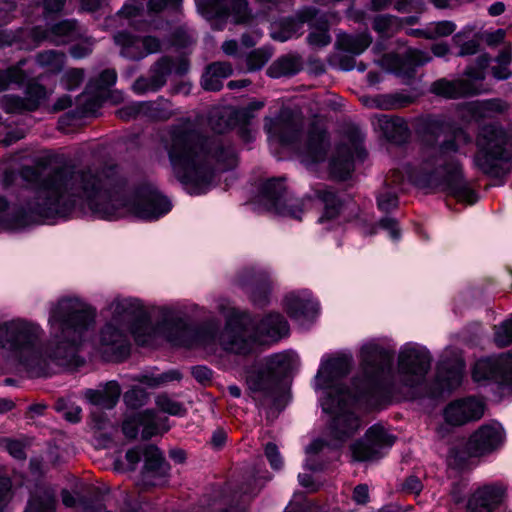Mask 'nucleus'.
Segmentation results:
<instances>
[{
  "label": "nucleus",
  "instance_id": "nucleus-1",
  "mask_svg": "<svg viewBox=\"0 0 512 512\" xmlns=\"http://www.w3.org/2000/svg\"><path fill=\"white\" fill-rule=\"evenodd\" d=\"M20 176L29 185L22 190L23 200L19 202L22 216L65 215L85 203L93 213L107 220L126 216L154 220L171 209L170 201L156 190L126 194L123 181L112 166L64 165L45 175L25 166Z\"/></svg>",
  "mask_w": 512,
  "mask_h": 512
},
{
  "label": "nucleus",
  "instance_id": "nucleus-2",
  "mask_svg": "<svg viewBox=\"0 0 512 512\" xmlns=\"http://www.w3.org/2000/svg\"><path fill=\"white\" fill-rule=\"evenodd\" d=\"M95 313L76 298L61 299L51 309L49 325L52 340L45 350L36 347L43 331L24 319L0 323V347L15 353L33 376L47 374L48 364L79 366V346L93 326Z\"/></svg>",
  "mask_w": 512,
  "mask_h": 512
},
{
  "label": "nucleus",
  "instance_id": "nucleus-3",
  "mask_svg": "<svg viewBox=\"0 0 512 512\" xmlns=\"http://www.w3.org/2000/svg\"><path fill=\"white\" fill-rule=\"evenodd\" d=\"M175 177L185 186L201 193L216 172L238 164L235 148L221 136H206L186 117L166 127L160 137Z\"/></svg>",
  "mask_w": 512,
  "mask_h": 512
},
{
  "label": "nucleus",
  "instance_id": "nucleus-4",
  "mask_svg": "<svg viewBox=\"0 0 512 512\" xmlns=\"http://www.w3.org/2000/svg\"><path fill=\"white\" fill-rule=\"evenodd\" d=\"M471 136L461 127L446 121H434L423 139L419 170L413 176L417 185L444 191L458 201L474 204L476 194L465 179L457 155H466L464 147L471 144Z\"/></svg>",
  "mask_w": 512,
  "mask_h": 512
},
{
  "label": "nucleus",
  "instance_id": "nucleus-5",
  "mask_svg": "<svg viewBox=\"0 0 512 512\" xmlns=\"http://www.w3.org/2000/svg\"><path fill=\"white\" fill-rule=\"evenodd\" d=\"M113 312L127 322L137 320L133 325L125 324L121 328L113 324L106 325L100 335V342L105 347V353L113 355L125 354L128 352L126 331H130L137 343L141 345L149 344L157 335H161L168 341L181 345L185 343L190 329L184 318L172 310L165 311L162 322L153 327L146 318L140 317L141 308L136 300L123 299L113 303Z\"/></svg>",
  "mask_w": 512,
  "mask_h": 512
},
{
  "label": "nucleus",
  "instance_id": "nucleus-6",
  "mask_svg": "<svg viewBox=\"0 0 512 512\" xmlns=\"http://www.w3.org/2000/svg\"><path fill=\"white\" fill-rule=\"evenodd\" d=\"M289 332L284 317L278 313L265 316L257 326L251 324L247 314L231 318L220 335V343L227 351L246 354L251 351L253 343L277 341Z\"/></svg>",
  "mask_w": 512,
  "mask_h": 512
},
{
  "label": "nucleus",
  "instance_id": "nucleus-7",
  "mask_svg": "<svg viewBox=\"0 0 512 512\" xmlns=\"http://www.w3.org/2000/svg\"><path fill=\"white\" fill-rule=\"evenodd\" d=\"M479 152L475 166L483 173L495 177L508 173L512 167V137L498 125L484 126L477 138Z\"/></svg>",
  "mask_w": 512,
  "mask_h": 512
},
{
  "label": "nucleus",
  "instance_id": "nucleus-8",
  "mask_svg": "<svg viewBox=\"0 0 512 512\" xmlns=\"http://www.w3.org/2000/svg\"><path fill=\"white\" fill-rule=\"evenodd\" d=\"M352 396L348 391L337 388L328 392L322 401L325 412L333 414L331 435L340 443L352 437L360 428V420L351 411Z\"/></svg>",
  "mask_w": 512,
  "mask_h": 512
},
{
  "label": "nucleus",
  "instance_id": "nucleus-9",
  "mask_svg": "<svg viewBox=\"0 0 512 512\" xmlns=\"http://www.w3.org/2000/svg\"><path fill=\"white\" fill-rule=\"evenodd\" d=\"M262 201L269 211L282 216L301 219L300 215L312 207V196L302 200L291 197L283 183V179H270L262 189Z\"/></svg>",
  "mask_w": 512,
  "mask_h": 512
},
{
  "label": "nucleus",
  "instance_id": "nucleus-10",
  "mask_svg": "<svg viewBox=\"0 0 512 512\" xmlns=\"http://www.w3.org/2000/svg\"><path fill=\"white\" fill-rule=\"evenodd\" d=\"M285 355L276 354L269 360L267 370H251L247 373L246 383L252 398L260 405L274 402L279 390V381L272 370L284 365Z\"/></svg>",
  "mask_w": 512,
  "mask_h": 512
},
{
  "label": "nucleus",
  "instance_id": "nucleus-11",
  "mask_svg": "<svg viewBox=\"0 0 512 512\" xmlns=\"http://www.w3.org/2000/svg\"><path fill=\"white\" fill-rule=\"evenodd\" d=\"M431 356L423 348L406 346L398 356V373L407 386L420 383L430 369Z\"/></svg>",
  "mask_w": 512,
  "mask_h": 512
},
{
  "label": "nucleus",
  "instance_id": "nucleus-12",
  "mask_svg": "<svg viewBox=\"0 0 512 512\" xmlns=\"http://www.w3.org/2000/svg\"><path fill=\"white\" fill-rule=\"evenodd\" d=\"M394 443V437L379 425L370 427L362 440L350 447L352 457L356 461H371L382 456V450Z\"/></svg>",
  "mask_w": 512,
  "mask_h": 512
},
{
  "label": "nucleus",
  "instance_id": "nucleus-13",
  "mask_svg": "<svg viewBox=\"0 0 512 512\" xmlns=\"http://www.w3.org/2000/svg\"><path fill=\"white\" fill-rule=\"evenodd\" d=\"M196 3L208 19L223 21L231 14L235 23H244L251 18L247 0H196Z\"/></svg>",
  "mask_w": 512,
  "mask_h": 512
},
{
  "label": "nucleus",
  "instance_id": "nucleus-14",
  "mask_svg": "<svg viewBox=\"0 0 512 512\" xmlns=\"http://www.w3.org/2000/svg\"><path fill=\"white\" fill-rule=\"evenodd\" d=\"M472 375L476 382L493 380L499 385L512 389V355L478 360L474 365Z\"/></svg>",
  "mask_w": 512,
  "mask_h": 512
},
{
  "label": "nucleus",
  "instance_id": "nucleus-15",
  "mask_svg": "<svg viewBox=\"0 0 512 512\" xmlns=\"http://www.w3.org/2000/svg\"><path fill=\"white\" fill-rule=\"evenodd\" d=\"M431 60L429 53L408 48L402 55L389 53L382 57L380 65L405 79L413 77L416 67Z\"/></svg>",
  "mask_w": 512,
  "mask_h": 512
},
{
  "label": "nucleus",
  "instance_id": "nucleus-16",
  "mask_svg": "<svg viewBox=\"0 0 512 512\" xmlns=\"http://www.w3.org/2000/svg\"><path fill=\"white\" fill-rule=\"evenodd\" d=\"M329 141L325 127L319 122L312 124L307 141L299 148L298 154L301 161L311 167L326 159Z\"/></svg>",
  "mask_w": 512,
  "mask_h": 512
},
{
  "label": "nucleus",
  "instance_id": "nucleus-17",
  "mask_svg": "<svg viewBox=\"0 0 512 512\" xmlns=\"http://www.w3.org/2000/svg\"><path fill=\"white\" fill-rule=\"evenodd\" d=\"M504 440V431L499 423L482 425L467 442L471 456H481L497 449Z\"/></svg>",
  "mask_w": 512,
  "mask_h": 512
},
{
  "label": "nucleus",
  "instance_id": "nucleus-18",
  "mask_svg": "<svg viewBox=\"0 0 512 512\" xmlns=\"http://www.w3.org/2000/svg\"><path fill=\"white\" fill-rule=\"evenodd\" d=\"M82 36L83 31L75 20L60 21L50 29L35 27L31 30V37L36 43L49 41L61 45L80 39Z\"/></svg>",
  "mask_w": 512,
  "mask_h": 512
},
{
  "label": "nucleus",
  "instance_id": "nucleus-19",
  "mask_svg": "<svg viewBox=\"0 0 512 512\" xmlns=\"http://www.w3.org/2000/svg\"><path fill=\"white\" fill-rule=\"evenodd\" d=\"M483 414L484 403L474 397L454 401L444 410L445 420L455 426L478 420Z\"/></svg>",
  "mask_w": 512,
  "mask_h": 512
},
{
  "label": "nucleus",
  "instance_id": "nucleus-20",
  "mask_svg": "<svg viewBox=\"0 0 512 512\" xmlns=\"http://www.w3.org/2000/svg\"><path fill=\"white\" fill-rule=\"evenodd\" d=\"M430 91L446 99H457L481 93L480 87L467 78L457 80L438 79L431 84Z\"/></svg>",
  "mask_w": 512,
  "mask_h": 512
},
{
  "label": "nucleus",
  "instance_id": "nucleus-21",
  "mask_svg": "<svg viewBox=\"0 0 512 512\" xmlns=\"http://www.w3.org/2000/svg\"><path fill=\"white\" fill-rule=\"evenodd\" d=\"M361 359L365 372L377 377L390 367L392 354L376 343H367L361 349Z\"/></svg>",
  "mask_w": 512,
  "mask_h": 512
},
{
  "label": "nucleus",
  "instance_id": "nucleus-22",
  "mask_svg": "<svg viewBox=\"0 0 512 512\" xmlns=\"http://www.w3.org/2000/svg\"><path fill=\"white\" fill-rule=\"evenodd\" d=\"M143 455L145 458L144 479L152 485L163 484L169 465L161 451L154 445H148L143 449Z\"/></svg>",
  "mask_w": 512,
  "mask_h": 512
},
{
  "label": "nucleus",
  "instance_id": "nucleus-23",
  "mask_svg": "<svg viewBox=\"0 0 512 512\" xmlns=\"http://www.w3.org/2000/svg\"><path fill=\"white\" fill-rule=\"evenodd\" d=\"M504 493V489L498 485L478 489L468 501V512H491L501 503Z\"/></svg>",
  "mask_w": 512,
  "mask_h": 512
},
{
  "label": "nucleus",
  "instance_id": "nucleus-24",
  "mask_svg": "<svg viewBox=\"0 0 512 512\" xmlns=\"http://www.w3.org/2000/svg\"><path fill=\"white\" fill-rule=\"evenodd\" d=\"M507 104L501 99L472 101L462 106L463 117L468 120L480 121L493 118L507 110Z\"/></svg>",
  "mask_w": 512,
  "mask_h": 512
},
{
  "label": "nucleus",
  "instance_id": "nucleus-25",
  "mask_svg": "<svg viewBox=\"0 0 512 512\" xmlns=\"http://www.w3.org/2000/svg\"><path fill=\"white\" fill-rule=\"evenodd\" d=\"M300 124L291 116L287 110L281 111L275 119H270L265 129L267 132L279 139L280 142L288 144L292 142L300 131Z\"/></svg>",
  "mask_w": 512,
  "mask_h": 512
},
{
  "label": "nucleus",
  "instance_id": "nucleus-26",
  "mask_svg": "<svg viewBox=\"0 0 512 512\" xmlns=\"http://www.w3.org/2000/svg\"><path fill=\"white\" fill-rule=\"evenodd\" d=\"M120 395L121 388L117 381H109L102 389H87L84 393L89 403L106 409H112L117 404Z\"/></svg>",
  "mask_w": 512,
  "mask_h": 512
},
{
  "label": "nucleus",
  "instance_id": "nucleus-27",
  "mask_svg": "<svg viewBox=\"0 0 512 512\" xmlns=\"http://www.w3.org/2000/svg\"><path fill=\"white\" fill-rule=\"evenodd\" d=\"M353 169L351 149L346 144L338 146L329 163L331 177L344 180L351 175Z\"/></svg>",
  "mask_w": 512,
  "mask_h": 512
},
{
  "label": "nucleus",
  "instance_id": "nucleus-28",
  "mask_svg": "<svg viewBox=\"0 0 512 512\" xmlns=\"http://www.w3.org/2000/svg\"><path fill=\"white\" fill-rule=\"evenodd\" d=\"M285 308L289 316L297 320L313 318L318 311L316 302L295 293L286 296Z\"/></svg>",
  "mask_w": 512,
  "mask_h": 512
},
{
  "label": "nucleus",
  "instance_id": "nucleus-29",
  "mask_svg": "<svg viewBox=\"0 0 512 512\" xmlns=\"http://www.w3.org/2000/svg\"><path fill=\"white\" fill-rule=\"evenodd\" d=\"M233 73L232 65L229 62L217 61L209 64L202 76V86L208 91H219L222 87V80Z\"/></svg>",
  "mask_w": 512,
  "mask_h": 512
},
{
  "label": "nucleus",
  "instance_id": "nucleus-30",
  "mask_svg": "<svg viewBox=\"0 0 512 512\" xmlns=\"http://www.w3.org/2000/svg\"><path fill=\"white\" fill-rule=\"evenodd\" d=\"M313 196L324 205V212L318 219L319 223L333 220L339 215L342 204L333 189L325 185H318L313 190Z\"/></svg>",
  "mask_w": 512,
  "mask_h": 512
},
{
  "label": "nucleus",
  "instance_id": "nucleus-31",
  "mask_svg": "<svg viewBox=\"0 0 512 512\" xmlns=\"http://www.w3.org/2000/svg\"><path fill=\"white\" fill-rule=\"evenodd\" d=\"M188 64L182 59L177 68H175V72L178 74H183L187 71ZM174 71V63L171 58L164 56L161 57L151 68H150V76L154 80V87L161 88L166 84L167 76L170 75Z\"/></svg>",
  "mask_w": 512,
  "mask_h": 512
},
{
  "label": "nucleus",
  "instance_id": "nucleus-32",
  "mask_svg": "<svg viewBox=\"0 0 512 512\" xmlns=\"http://www.w3.org/2000/svg\"><path fill=\"white\" fill-rule=\"evenodd\" d=\"M378 122L380 130L389 141L402 143L409 136L407 123L400 117L382 116Z\"/></svg>",
  "mask_w": 512,
  "mask_h": 512
},
{
  "label": "nucleus",
  "instance_id": "nucleus-33",
  "mask_svg": "<svg viewBox=\"0 0 512 512\" xmlns=\"http://www.w3.org/2000/svg\"><path fill=\"white\" fill-rule=\"evenodd\" d=\"M349 363L343 358H334L323 363L318 370L316 379L322 387H327L336 378L348 373Z\"/></svg>",
  "mask_w": 512,
  "mask_h": 512
},
{
  "label": "nucleus",
  "instance_id": "nucleus-34",
  "mask_svg": "<svg viewBox=\"0 0 512 512\" xmlns=\"http://www.w3.org/2000/svg\"><path fill=\"white\" fill-rule=\"evenodd\" d=\"M56 498L53 490L38 487L31 495L24 512H55Z\"/></svg>",
  "mask_w": 512,
  "mask_h": 512
},
{
  "label": "nucleus",
  "instance_id": "nucleus-35",
  "mask_svg": "<svg viewBox=\"0 0 512 512\" xmlns=\"http://www.w3.org/2000/svg\"><path fill=\"white\" fill-rule=\"evenodd\" d=\"M114 40L121 47V54L132 60H140L146 57L143 52L142 38L135 37L128 32H118Z\"/></svg>",
  "mask_w": 512,
  "mask_h": 512
},
{
  "label": "nucleus",
  "instance_id": "nucleus-36",
  "mask_svg": "<svg viewBox=\"0 0 512 512\" xmlns=\"http://www.w3.org/2000/svg\"><path fill=\"white\" fill-rule=\"evenodd\" d=\"M463 372L464 362L459 358H455L451 365L445 361H442L439 365V376L449 389H454L461 384Z\"/></svg>",
  "mask_w": 512,
  "mask_h": 512
},
{
  "label": "nucleus",
  "instance_id": "nucleus-37",
  "mask_svg": "<svg viewBox=\"0 0 512 512\" xmlns=\"http://www.w3.org/2000/svg\"><path fill=\"white\" fill-rule=\"evenodd\" d=\"M301 69V59L298 56L286 55L276 60L269 68L268 74L272 78L294 75Z\"/></svg>",
  "mask_w": 512,
  "mask_h": 512
},
{
  "label": "nucleus",
  "instance_id": "nucleus-38",
  "mask_svg": "<svg viewBox=\"0 0 512 512\" xmlns=\"http://www.w3.org/2000/svg\"><path fill=\"white\" fill-rule=\"evenodd\" d=\"M26 62V59H22L15 65L0 70V92L7 90L13 84L20 86L24 83L28 76L23 70V66Z\"/></svg>",
  "mask_w": 512,
  "mask_h": 512
},
{
  "label": "nucleus",
  "instance_id": "nucleus-39",
  "mask_svg": "<svg viewBox=\"0 0 512 512\" xmlns=\"http://www.w3.org/2000/svg\"><path fill=\"white\" fill-rule=\"evenodd\" d=\"M142 113L143 116L157 121L168 120L175 114L172 104L163 99L154 102H142Z\"/></svg>",
  "mask_w": 512,
  "mask_h": 512
},
{
  "label": "nucleus",
  "instance_id": "nucleus-40",
  "mask_svg": "<svg viewBox=\"0 0 512 512\" xmlns=\"http://www.w3.org/2000/svg\"><path fill=\"white\" fill-rule=\"evenodd\" d=\"M66 56L63 52L47 50L36 55L37 64L49 73H59L65 65Z\"/></svg>",
  "mask_w": 512,
  "mask_h": 512
},
{
  "label": "nucleus",
  "instance_id": "nucleus-41",
  "mask_svg": "<svg viewBox=\"0 0 512 512\" xmlns=\"http://www.w3.org/2000/svg\"><path fill=\"white\" fill-rule=\"evenodd\" d=\"M371 37L367 33H361L358 35H343L339 38V46L350 53L361 54L371 44Z\"/></svg>",
  "mask_w": 512,
  "mask_h": 512
},
{
  "label": "nucleus",
  "instance_id": "nucleus-42",
  "mask_svg": "<svg viewBox=\"0 0 512 512\" xmlns=\"http://www.w3.org/2000/svg\"><path fill=\"white\" fill-rule=\"evenodd\" d=\"M300 28V24L291 18L282 19L272 24L271 37L274 40L285 42L295 36Z\"/></svg>",
  "mask_w": 512,
  "mask_h": 512
},
{
  "label": "nucleus",
  "instance_id": "nucleus-43",
  "mask_svg": "<svg viewBox=\"0 0 512 512\" xmlns=\"http://www.w3.org/2000/svg\"><path fill=\"white\" fill-rule=\"evenodd\" d=\"M0 107L10 114H18L24 111H34L35 103H27L25 98L15 95H4L0 99Z\"/></svg>",
  "mask_w": 512,
  "mask_h": 512
},
{
  "label": "nucleus",
  "instance_id": "nucleus-44",
  "mask_svg": "<svg viewBox=\"0 0 512 512\" xmlns=\"http://www.w3.org/2000/svg\"><path fill=\"white\" fill-rule=\"evenodd\" d=\"M136 420L142 427V438L147 440L158 433L157 415L153 410L136 413Z\"/></svg>",
  "mask_w": 512,
  "mask_h": 512
},
{
  "label": "nucleus",
  "instance_id": "nucleus-45",
  "mask_svg": "<svg viewBox=\"0 0 512 512\" xmlns=\"http://www.w3.org/2000/svg\"><path fill=\"white\" fill-rule=\"evenodd\" d=\"M181 378V374L178 371L172 370L169 372H165L158 375H150V374H142L139 376H136L134 378L135 381H138L142 384L147 385L151 388L159 387L165 383L179 380Z\"/></svg>",
  "mask_w": 512,
  "mask_h": 512
},
{
  "label": "nucleus",
  "instance_id": "nucleus-46",
  "mask_svg": "<svg viewBox=\"0 0 512 512\" xmlns=\"http://www.w3.org/2000/svg\"><path fill=\"white\" fill-rule=\"evenodd\" d=\"M490 61L491 59L488 54H482L477 58L476 65L468 67L465 71L467 79L477 84L481 92L483 91L482 82L485 79V69L490 64Z\"/></svg>",
  "mask_w": 512,
  "mask_h": 512
},
{
  "label": "nucleus",
  "instance_id": "nucleus-47",
  "mask_svg": "<svg viewBox=\"0 0 512 512\" xmlns=\"http://www.w3.org/2000/svg\"><path fill=\"white\" fill-rule=\"evenodd\" d=\"M399 28L398 19L391 15H378L374 18L373 29L382 37L393 35Z\"/></svg>",
  "mask_w": 512,
  "mask_h": 512
},
{
  "label": "nucleus",
  "instance_id": "nucleus-48",
  "mask_svg": "<svg viewBox=\"0 0 512 512\" xmlns=\"http://www.w3.org/2000/svg\"><path fill=\"white\" fill-rule=\"evenodd\" d=\"M155 403L162 412L173 416H182L186 412V409L180 402L174 400L167 394L158 395Z\"/></svg>",
  "mask_w": 512,
  "mask_h": 512
},
{
  "label": "nucleus",
  "instance_id": "nucleus-49",
  "mask_svg": "<svg viewBox=\"0 0 512 512\" xmlns=\"http://www.w3.org/2000/svg\"><path fill=\"white\" fill-rule=\"evenodd\" d=\"M272 51L267 48H258L250 52L246 58L248 71L261 69L271 58Z\"/></svg>",
  "mask_w": 512,
  "mask_h": 512
},
{
  "label": "nucleus",
  "instance_id": "nucleus-50",
  "mask_svg": "<svg viewBox=\"0 0 512 512\" xmlns=\"http://www.w3.org/2000/svg\"><path fill=\"white\" fill-rule=\"evenodd\" d=\"M494 341L499 347H506L512 343V320H506L494 327Z\"/></svg>",
  "mask_w": 512,
  "mask_h": 512
},
{
  "label": "nucleus",
  "instance_id": "nucleus-51",
  "mask_svg": "<svg viewBox=\"0 0 512 512\" xmlns=\"http://www.w3.org/2000/svg\"><path fill=\"white\" fill-rule=\"evenodd\" d=\"M456 29L453 22L441 21L426 29L425 38L435 39L437 37H445L452 34Z\"/></svg>",
  "mask_w": 512,
  "mask_h": 512
},
{
  "label": "nucleus",
  "instance_id": "nucleus-52",
  "mask_svg": "<svg viewBox=\"0 0 512 512\" xmlns=\"http://www.w3.org/2000/svg\"><path fill=\"white\" fill-rule=\"evenodd\" d=\"M231 114L230 110H223L212 115L210 118L211 128L217 133L225 132L231 126Z\"/></svg>",
  "mask_w": 512,
  "mask_h": 512
},
{
  "label": "nucleus",
  "instance_id": "nucleus-53",
  "mask_svg": "<svg viewBox=\"0 0 512 512\" xmlns=\"http://www.w3.org/2000/svg\"><path fill=\"white\" fill-rule=\"evenodd\" d=\"M147 399V392L140 387H133L124 394L125 403L132 408L143 406L147 402Z\"/></svg>",
  "mask_w": 512,
  "mask_h": 512
},
{
  "label": "nucleus",
  "instance_id": "nucleus-54",
  "mask_svg": "<svg viewBox=\"0 0 512 512\" xmlns=\"http://www.w3.org/2000/svg\"><path fill=\"white\" fill-rule=\"evenodd\" d=\"M411 102L412 98L410 96L397 93L394 95L385 96L379 103V107L386 110L397 109L404 107Z\"/></svg>",
  "mask_w": 512,
  "mask_h": 512
},
{
  "label": "nucleus",
  "instance_id": "nucleus-55",
  "mask_svg": "<svg viewBox=\"0 0 512 512\" xmlns=\"http://www.w3.org/2000/svg\"><path fill=\"white\" fill-rule=\"evenodd\" d=\"M85 71L81 68H71L62 77V83L68 90H74L82 83Z\"/></svg>",
  "mask_w": 512,
  "mask_h": 512
},
{
  "label": "nucleus",
  "instance_id": "nucleus-56",
  "mask_svg": "<svg viewBox=\"0 0 512 512\" xmlns=\"http://www.w3.org/2000/svg\"><path fill=\"white\" fill-rule=\"evenodd\" d=\"M46 97V89L43 85L38 83H30L26 89V101L27 103L34 102L35 109L40 104V101Z\"/></svg>",
  "mask_w": 512,
  "mask_h": 512
},
{
  "label": "nucleus",
  "instance_id": "nucleus-57",
  "mask_svg": "<svg viewBox=\"0 0 512 512\" xmlns=\"http://www.w3.org/2000/svg\"><path fill=\"white\" fill-rule=\"evenodd\" d=\"M94 41L91 38H86L85 40L73 45L70 48V54L75 59L84 58L92 53Z\"/></svg>",
  "mask_w": 512,
  "mask_h": 512
},
{
  "label": "nucleus",
  "instance_id": "nucleus-58",
  "mask_svg": "<svg viewBox=\"0 0 512 512\" xmlns=\"http://www.w3.org/2000/svg\"><path fill=\"white\" fill-rule=\"evenodd\" d=\"M77 101L82 106L83 113H93L100 107V99L97 96H90L87 92L80 95Z\"/></svg>",
  "mask_w": 512,
  "mask_h": 512
},
{
  "label": "nucleus",
  "instance_id": "nucleus-59",
  "mask_svg": "<svg viewBox=\"0 0 512 512\" xmlns=\"http://www.w3.org/2000/svg\"><path fill=\"white\" fill-rule=\"evenodd\" d=\"M116 113L117 116L122 120L129 121L131 119H134L139 115H143L142 102L126 105L118 109Z\"/></svg>",
  "mask_w": 512,
  "mask_h": 512
},
{
  "label": "nucleus",
  "instance_id": "nucleus-60",
  "mask_svg": "<svg viewBox=\"0 0 512 512\" xmlns=\"http://www.w3.org/2000/svg\"><path fill=\"white\" fill-rule=\"evenodd\" d=\"M265 455L273 469H280L283 466V460L274 443H267L265 446Z\"/></svg>",
  "mask_w": 512,
  "mask_h": 512
},
{
  "label": "nucleus",
  "instance_id": "nucleus-61",
  "mask_svg": "<svg viewBox=\"0 0 512 512\" xmlns=\"http://www.w3.org/2000/svg\"><path fill=\"white\" fill-rule=\"evenodd\" d=\"M154 80L149 75V77H140L138 78L132 85V89L136 94H145L147 92H156L160 88L154 87Z\"/></svg>",
  "mask_w": 512,
  "mask_h": 512
},
{
  "label": "nucleus",
  "instance_id": "nucleus-62",
  "mask_svg": "<svg viewBox=\"0 0 512 512\" xmlns=\"http://www.w3.org/2000/svg\"><path fill=\"white\" fill-rule=\"evenodd\" d=\"M377 202L379 209L387 212L397 207L398 198L395 193L387 191L379 195Z\"/></svg>",
  "mask_w": 512,
  "mask_h": 512
},
{
  "label": "nucleus",
  "instance_id": "nucleus-63",
  "mask_svg": "<svg viewBox=\"0 0 512 512\" xmlns=\"http://www.w3.org/2000/svg\"><path fill=\"white\" fill-rule=\"evenodd\" d=\"M12 483L7 477H0V512L6 507L12 498Z\"/></svg>",
  "mask_w": 512,
  "mask_h": 512
},
{
  "label": "nucleus",
  "instance_id": "nucleus-64",
  "mask_svg": "<svg viewBox=\"0 0 512 512\" xmlns=\"http://www.w3.org/2000/svg\"><path fill=\"white\" fill-rule=\"evenodd\" d=\"M308 43L314 47H324L331 42V37L326 30L311 32L307 37Z\"/></svg>",
  "mask_w": 512,
  "mask_h": 512
}]
</instances>
